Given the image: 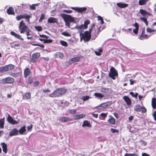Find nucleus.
<instances>
[{"mask_svg": "<svg viewBox=\"0 0 156 156\" xmlns=\"http://www.w3.org/2000/svg\"><path fill=\"white\" fill-rule=\"evenodd\" d=\"M66 91V89L63 88H58L54 91L49 95L51 98L60 97L64 95Z\"/></svg>", "mask_w": 156, "mask_h": 156, "instance_id": "obj_1", "label": "nucleus"}, {"mask_svg": "<svg viewBox=\"0 0 156 156\" xmlns=\"http://www.w3.org/2000/svg\"><path fill=\"white\" fill-rule=\"evenodd\" d=\"M80 40H83L85 42L89 41L91 39V35L90 32L88 31H86L84 32V34L80 33Z\"/></svg>", "mask_w": 156, "mask_h": 156, "instance_id": "obj_2", "label": "nucleus"}, {"mask_svg": "<svg viewBox=\"0 0 156 156\" xmlns=\"http://www.w3.org/2000/svg\"><path fill=\"white\" fill-rule=\"evenodd\" d=\"M18 28L19 31L21 34L24 33L25 31H27L26 30L29 28L28 26L24 22L23 20H22L20 23Z\"/></svg>", "mask_w": 156, "mask_h": 156, "instance_id": "obj_3", "label": "nucleus"}, {"mask_svg": "<svg viewBox=\"0 0 156 156\" xmlns=\"http://www.w3.org/2000/svg\"><path fill=\"white\" fill-rule=\"evenodd\" d=\"M117 71L114 67H112L110 69V72L108 74L109 77L114 80L115 79V76H118Z\"/></svg>", "mask_w": 156, "mask_h": 156, "instance_id": "obj_4", "label": "nucleus"}, {"mask_svg": "<svg viewBox=\"0 0 156 156\" xmlns=\"http://www.w3.org/2000/svg\"><path fill=\"white\" fill-rule=\"evenodd\" d=\"M112 104V101H107L99 105L96 107L95 108L98 110H102L110 106Z\"/></svg>", "mask_w": 156, "mask_h": 156, "instance_id": "obj_5", "label": "nucleus"}, {"mask_svg": "<svg viewBox=\"0 0 156 156\" xmlns=\"http://www.w3.org/2000/svg\"><path fill=\"white\" fill-rule=\"evenodd\" d=\"M14 79L11 77H8L2 79L0 81V83L2 84L12 83L14 82Z\"/></svg>", "mask_w": 156, "mask_h": 156, "instance_id": "obj_6", "label": "nucleus"}, {"mask_svg": "<svg viewBox=\"0 0 156 156\" xmlns=\"http://www.w3.org/2000/svg\"><path fill=\"white\" fill-rule=\"evenodd\" d=\"M39 36L41 37H44L45 39L39 38V40L41 41H43V43L45 44L51 43L52 42L53 40L51 39H48V37L44 34H39Z\"/></svg>", "mask_w": 156, "mask_h": 156, "instance_id": "obj_7", "label": "nucleus"}, {"mask_svg": "<svg viewBox=\"0 0 156 156\" xmlns=\"http://www.w3.org/2000/svg\"><path fill=\"white\" fill-rule=\"evenodd\" d=\"M40 54L39 52H35L32 55V56L30 59V61L33 63L35 62L40 58Z\"/></svg>", "mask_w": 156, "mask_h": 156, "instance_id": "obj_8", "label": "nucleus"}, {"mask_svg": "<svg viewBox=\"0 0 156 156\" xmlns=\"http://www.w3.org/2000/svg\"><path fill=\"white\" fill-rule=\"evenodd\" d=\"M30 18V16L29 15L25 14L23 15H19L17 16L16 17V19L17 20L19 21L22 19H25L27 21L29 22Z\"/></svg>", "mask_w": 156, "mask_h": 156, "instance_id": "obj_9", "label": "nucleus"}, {"mask_svg": "<svg viewBox=\"0 0 156 156\" xmlns=\"http://www.w3.org/2000/svg\"><path fill=\"white\" fill-rule=\"evenodd\" d=\"M62 16L65 21L70 22H73L74 21V18L71 16L66 14H63L62 15Z\"/></svg>", "mask_w": 156, "mask_h": 156, "instance_id": "obj_10", "label": "nucleus"}, {"mask_svg": "<svg viewBox=\"0 0 156 156\" xmlns=\"http://www.w3.org/2000/svg\"><path fill=\"white\" fill-rule=\"evenodd\" d=\"M71 8L72 9L75 10L80 13H82L85 12L87 10V8L85 7L82 8L71 7Z\"/></svg>", "mask_w": 156, "mask_h": 156, "instance_id": "obj_11", "label": "nucleus"}, {"mask_svg": "<svg viewBox=\"0 0 156 156\" xmlns=\"http://www.w3.org/2000/svg\"><path fill=\"white\" fill-rule=\"evenodd\" d=\"M7 120L12 125L17 124L18 123V122L14 120L12 117L9 114L8 115Z\"/></svg>", "mask_w": 156, "mask_h": 156, "instance_id": "obj_12", "label": "nucleus"}, {"mask_svg": "<svg viewBox=\"0 0 156 156\" xmlns=\"http://www.w3.org/2000/svg\"><path fill=\"white\" fill-rule=\"evenodd\" d=\"M10 33L12 35L14 36L18 39L21 41H23L24 40V39L20 35L14 32L11 31L10 32Z\"/></svg>", "mask_w": 156, "mask_h": 156, "instance_id": "obj_13", "label": "nucleus"}, {"mask_svg": "<svg viewBox=\"0 0 156 156\" xmlns=\"http://www.w3.org/2000/svg\"><path fill=\"white\" fill-rule=\"evenodd\" d=\"M139 12L143 16H151L152 15V14L150 12L142 9H140Z\"/></svg>", "mask_w": 156, "mask_h": 156, "instance_id": "obj_14", "label": "nucleus"}, {"mask_svg": "<svg viewBox=\"0 0 156 156\" xmlns=\"http://www.w3.org/2000/svg\"><path fill=\"white\" fill-rule=\"evenodd\" d=\"M31 94L30 92H26L22 95L23 99L24 100H28L31 98Z\"/></svg>", "mask_w": 156, "mask_h": 156, "instance_id": "obj_15", "label": "nucleus"}, {"mask_svg": "<svg viewBox=\"0 0 156 156\" xmlns=\"http://www.w3.org/2000/svg\"><path fill=\"white\" fill-rule=\"evenodd\" d=\"M18 130L16 128H14L10 131L9 133V136H12L18 135Z\"/></svg>", "mask_w": 156, "mask_h": 156, "instance_id": "obj_16", "label": "nucleus"}, {"mask_svg": "<svg viewBox=\"0 0 156 156\" xmlns=\"http://www.w3.org/2000/svg\"><path fill=\"white\" fill-rule=\"evenodd\" d=\"M133 26L135 27L136 28L133 30V33L136 35H137L138 34V30L139 29V25L137 23H135L133 25Z\"/></svg>", "mask_w": 156, "mask_h": 156, "instance_id": "obj_17", "label": "nucleus"}, {"mask_svg": "<svg viewBox=\"0 0 156 156\" xmlns=\"http://www.w3.org/2000/svg\"><path fill=\"white\" fill-rule=\"evenodd\" d=\"M123 99L126 102L127 105L128 106H130L131 104V101L130 99L126 96H124L123 97Z\"/></svg>", "mask_w": 156, "mask_h": 156, "instance_id": "obj_18", "label": "nucleus"}, {"mask_svg": "<svg viewBox=\"0 0 156 156\" xmlns=\"http://www.w3.org/2000/svg\"><path fill=\"white\" fill-rule=\"evenodd\" d=\"M72 119L68 117H62L59 119L60 121L62 122H69L72 121Z\"/></svg>", "mask_w": 156, "mask_h": 156, "instance_id": "obj_19", "label": "nucleus"}, {"mask_svg": "<svg viewBox=\"0 0 156 156\" xmlns=\"http://www.w3.org/2000/svg\"><path fill=\"white\" fill-rule=\"evenodd\" d=\"M85 116V114H76L73 116V119H74L77 120L83 118Z\"/></svg>", "mask_w": 156, "mask_h": 156, "instance_id": "obj_20", "label": "nucleus"}, {"mask_svg": "<svg viewBox=\"0 0 156 156\" xmlns=\"http://www.w3.org/2000/svg\"><path fill=\"white\" fill-rule=\"evenodd\" d=\"M148 38L147 34H145V30H143L141 35L140 36L139 39L141 40L147 39Z\"/></svg>", "mask_w": 156, "mask_h": 156, "instance_id": "obj_21", "label": "nucleus"}, {"mask_svg": "<svg viewBox=\"0 0 156 156\" xmlns=\"http://www.w3.org/2000/svg\"><path fill=\"white\" fill-rule=\"evenodd\" d=\"M31 73L30 70L28 68H26L25 69L23 73V76L25 78H26Z\"/></svg>", "mask_w": 156, "mask_h": 156, "instance_id": "obj_22", "label": "nucleus"}, {"mask_svg": "<svg viewBox=\"0 0 156 156\" xmlns=\"http://www.w3.org/2000/svg\"><path fill=\"white\" fill-rule=\"evenodd\" d=\"M110 118L108 120V121L110 124L114 125L115 124V119L112 115H109Z\"/></svg>", "mask_w": 156, "mask_h": 156, "instance_id": "obj_23", "label": "nucleus"}, {"mask_svg": "<svg viewBox=\"0 0 156 156\" xmlns=\"http://www.w3.org/2000/svg\"><path fill=\"white\" fill-rule=\"evenodd\" d=\"M95 97L98 98L99 99H101L105 97L104 94L99 93L95 92L94 94Z\"/></svg>", "mask_w": 156, "mask_h": 156, "instance_id": "obj_24", "label": "nucleus"}, {"mask_svg": "<svg viewBox=\"0 0 156 156\" xmlns=\"http://www.w3.org/2000/svg\"><path fill=\"white\" fill-rule=\"evenodd\" d=\"M117 5L120 8H123L127 7L128 4L122 2H119L117 3Z\"/></svg>", "mask_w": 156, "mask_h": 156, "instance_id": "obj_25", "label": "nucleus"}, {"mask_svg": "<svg viewBox=\"0 0 156 156\" xmlns=\"http://www.w3.org/2000/svg\"><path fill=\"white\" fill-rule=\"evenodd\" d=\"M6 71H9L13 69L15 66L12 64H9L5 66Z\"/></svg>", "mask_w": 156, "mask_h": 156, "instance_id": "obj_26", "label": "nucleus"}, {"mask_svg": "<svg viewBox=\"0 0 156 156\" xmlns=\"http://www.w3.org/2000/svg\"><path fill=\"white\" fill-rule=\"evenodd\" d=\"M2 145V148L3 151L5 153H6L7 152V145L5 143L3 142L1 144Z\"/></svg>", "mask_w": 156, "mask_h": 156, "instance_id": "obj_27", "label": "nucleus"}, {"mask_svg": "<svg viewBox=\"0 0 156 156\" xmlns=\"http://www.w3.org/2000/svg\"><path fill=\"white\" fill-rule=\"evenodd\" d=\"M48 22L50 23H57V20L53 17H50L48 18Z\"/></svg>", "mask_w": 156, "mask_h": 156, "instance_id": "obj_28", "label": "nucleus"}, {"mask_svg": "<svg viewBox=\"0 0 156 156\" xmlns=\"http://www.w3.org/2000/svg\"><path fill=\"white\" fill-rule=\"evenodd\" d=\"M7 13L9 15H15L14 9L12 7H9L7 10Z\"/></svg>", "mask_w": 156, "mask_h": 156, "instance_id": "obj_29", "label": "nucleus"}, {"mask_svg": "<svg viewBox=\"0 0 156 156\" xmlns=\"http://www.w3.org/2000/svg\"><path fill=\"white\" fill-rule=\"evenodd\" d=\"M85 126L89 127H90L91 126V125L90 124L89 122H88L87 120H85L83 121V122L82 124V126L83 127H84Z\"/></svg>", "mask_w": 156, "mask_h": 156, "instance_id": "obj_30", "label": "nucleus"}, {"mask_svg": "<svg viewBox=\"0 0 156 156\" xmlns=\"http://www.w3.org/2000/svg\"><path fill=\"white\" fill-rule=\"evenodd\" d=\"M151 105L154 109L156 108V98H153L152 99Z\"/></svg>", "mask_w": 156, "mask_h": 156, "instance_id": "obj_31", "label": "nucleus"}, {"mask_svg": "<svg viewBox=\"0 0 156 156\" xmlns=\"http://www.w3.org/2000/svg\"><path fill=\"white\" fill-rule=\"evenodd\" d=\"M150 0H139L138 2V4L140 5H145L147 2Z\"/></svg>", "mask_w": 156, "mask_h": 156, "instance_id": "obj_32", "label": "nucleus"}, {"mask_svg": "<svg viewBox=\"0 0 156 156\" xmlns=\"http://www.w3.org/2000/svg\"><path fill=\"white\" fill-rule=\"evenodd\" d=\"M26 131V127L25 126H23L21 127L19 130H18V133H20V135H23L24 132Z\"/></svg>", "mask_w": 156, "mask_h": 156, "instance_id": "obj_33", "label": "nucleus"}, {"mask_svg": "<svg viewBox=\"0 0 156 156\" xmlns=\"http://www.w3.org/2000/svg\"><path fill=\"white\" fill-rule=\"evenodd\" d=\"M4 118L0 119V128L3 129L4 127Z\"/></svg>", "mask_w": 156, "mask_h": 156, "instance_id": "obj_34", "label": "nucleus"}, {"mask_svg": "<svg viewBox=\"0 0 156 156\" xmlns=\"http://www.w3.org/2000/svg\"><path fill=\"white\" fill-rule=\"evenodd\" d=\"M109 89L108 88L101 87L100 89L101 92L104 93H108L109 92Z\"/></svg>", "mask_w": 156, "mask_h": 156, "instance_id": "obj_35", "label": "nucleus"}, {"mask_svg": "<svg viewBox=\"0 0 156 156\" xmlns=\"http://www.w3.org/2000/svg\"><path fill=\"white\" fill-rule=\"evenodd\" d=\"M56 57H58L61 59H63L64 57V55L63 54L62 52H58L56 53L55 54Z\"/></svg>", "mask_w": 156, "mask_h": 156, "instance_id": "obj_36", "label": "nucleus"}, {"mask_svg": "<svg viewBox=\"0 0 156 156\" xmlns=\"http://www.w3.org/2000/svg\"><path fill=\"white\" fill-rule=\"evenodd\" d=\"M140 19L141 21L144 22L145 23L146 25L147 26L148 25V22L146 18L145 17H141Z\"/></svg>", "mask_w": 156, "mask_h": 156, "instance_id": "obj_37", "label": "nucleus"}, {"mask_svg": "<svg viewBox=\"0 0 156 156\" xmlns=\"http://www.w3.org/2000/svg\"><path fill=\"white\" fill-rule=\"evenodd\" d=\"M90 23V21L89 20H86L84 22V28L86 29L87 27V25Z\"/></svg>", "mask_w": 156, "mask_h": 156, "instance_id": "obj_38", "label": "nucleus"}, {"mask_svg": "<svg viewBox=\"0 0 156 156\" xmlns=\"http://www.w3.org/2000/svg\"><path fill=\"white\" fill-rule=\"evenodd\" d=\"M80 58L79 57H77L73 58L71 59V61L73 62V63L79 61L80 60Z\"/></svg>", "mask_w": 156, "mask_h": 156, "instance_id": "obj_39", "label": "nucleus"}, {"mask_svg": "<svg viewBox=\"0 0 156 156\" xmlns=\"http://www.w3.org/2000/svg\"><path fill=\"white\" fill-rule=\"evenodd\" d=\"M90 97L89 96H83L81 99L83 101H85L87 100H88L90 98Z\"/></svg>", "mask_w": 156, "mask_h": 156, "instance_id": "obj_40", "label": "nucleus"}, {"mask_svg": "<svg viewBox=\"0 0 156 156\" xmlns=\"http://www.w3.org/2000/svg\"><path fill=\"white\" fill-rule=\"evenodd\" d=\"M6 71L5 66L0 67V73H2Z\"/></svg>", "mask_w": 156, "mask_h": 156, "instance_id": "obj_41", "label": "nucleus"}, {"mask_svg": "<svg viewBox=\"0 0 156 156\" xmlns=\"http://www.w3.org/2000/svg\"><path fill=\"white\" fill-rule=\"evenodd\" d=\"M141 109V107L140 105H136L134 108L136 112H140Z\"/></svg>", "mask_w": 156, "mask_h": 156, "instance_id": "obj_42", "label": "nucleus"}, {"mask_svg": "<svg viewBox=\"0 0 156 156\" xmlns=\"http://www.w3.org/2000/svg\"><path fill=\"white\" fill-rule=\"evenodd\" d=\"M124 156H138V155L136 153H133L132 154L126 153L124 154Z\"/></svg>", "mask_w": 156, "mask_h": 156, "instance_id": "obj_43", "label": "nucleus"}, {"mask_svg": "<svg viewBox=\"0 0 156 156\" xmlns=\"http://www.w3.org/2000/svg\"><path fill=\"white\" fill-rule=\"evenodd\" d=\"M102 52V48H100L98 50V51H96L94 52L95 54L98 56H100L101 55V53Z\"/></svg>", "mask_w": 156, "mask_h": 156, "instance_id": "obj_44", "label": "nucleus"}, {"mask_svg": "<svg viewBox=\"0 0 156 156\" xmlns=\"http://www.w3.org/2000/svg\"><path fill=\"white\" fill-rule=\"evenodd\" d=\"M33 82V78L30 76H29L27 79V82L29 84H31Z\"/></svg>", "mask_w": 156, "mask_h": 156, "instance_id": "obj_45", "label": "nucleus"}, {"mask_svg": "<svg viewBox=\"0 0 156 156\" xmlns=\"http://www.w3.org/2000/svg\"><path fill=\"white\" fill-rule=\"evenodd\" d=\"M61 44L63 46L65 47H67L68 45L67 43L64 41H60Z\"/></svg>", "mask_w": 156, "mask_h": 156, "instance_id": "obj_46", "label": "nucleus"}, {"mask_svg": "<svg viewBox=\"0 0 156 156\" xmlns=\"http://www.w3.org/2000/svg\"><path fill=\"white\" fill-rule=\"evenodd\" d=\"M35 29L38 31H41L42 30V28L40 26H36L34 27Z\"/></svg>", "mask_w": 156, "mask_h": 156, "instance_id": "obj_47", "label": "nucleus"}, {"mask_svg": "<svg viewBox=\"0 0 156 156\" xmlns=\"http://www.w3.org/2000/svg\"><path fill=\"white\" fill-rule=\"evenodd\" d=\"M76 28L78 30H82V29H85L84 28V25L83 24H82L80 26H77L76 27Z\"/></svg>", "mask_w": 156, "mask_h": 156, "instance_id": "obj_48", "label": "nucleus"}, {"mask_svg": "<svg viewBox=\"0 0 156 156\" xmlns=\"http://www.w3.org/2000/svg\"><path fill=\"white\" fill-rule=\"evenodd\" d=\"M146 30L147 32L148 33H151L155 31V30L152 29L149 27L147 28Z\"/></svg>", "mask_w": 156, "mask_h": 156, "instance_id": "obj_49", "label": "nucleus"}, {"mask_svg": "<svg viewBox=\"0 0 156 156\" xmlns=\"http://www.w3.org/2000/svg\"><path fill=\"white\" fill-rule=\"evenodd\" d=\"M110 130L112 133H118L119 132V130L113 128H111L110 129Z\"/></svg>", "mask_w": 156, "mask_h": 156, "instance_id": "obj_50", "label": "nucleus"}, {"mask_svg": "<svg viewBox=\"0 0 156 156\" xmlns=\"http://www.w3.org/2000/svg\"><path fill=\"white\" fill-rule=\"evenodd\" d=\"M19 74V73H12L10 74V75L14 77H16L18 76Z\"/></svg>", "mask_w": 156, "mask_h": 156, "instance_id": "obj_51", "label": "nucleus"}, {"mask_svg": "<svg viewBox=\"0 0 156 156\" xmlns=\"http://www.w3.org/2000/svg\"><path fill=\"white\" fill-rule=\"evenodd\" d=\"M62 34L65 36L70 37L71 36V35L69 33L65 31L62 33Z\"/></svg>", "mask_w": 156, "mask_h": 156, "instance_id": "obj_52", "label": "nucleus"}, {"mask_svg": "<svg viewBox=\"0 0 156 156\" xmlns=\"http://www.w3.org/2000/svg\"><path fill=\"white\" fill-rule=\"evenodd\" d=\"M69 112L71 114H74L76 112V110L75 109H70L69 110Z\"/></svg>", "mask_w": 156, "mask_h": 156, "instance_id": "obj_53", "label": "nucleus"}, {"mask_svg": "<svg viewBox=\"0 0 156 156\" xmlns=\"http://www.w3.org/2000/svg\"><path fill=\"white\" fill-rule=\"evenodd\" d=\"M98 20L101 21V24H103L104 23V22L103 18L100 16H98Z\"/></svg>", "mask_w": 156, "mask_h": 156, "instance_id": "obj_54", "label": "nucleus"}, {"mask_svg": "<svg viewBox=\"0 0 156 156\" xmlns=\"http://www.w3.org/2000/svg\"><path fill=\"white\" fill-rule=\"evenodd\" d=\"M26 30L27 31H25V32L26 33V35L27 36H28L31 34H30V32L31 31V30L29 28H28Z\"/></svg>", "mask_w": 156, "mask_h": 156, "instance_id": "obj_55", "label": "nucleus"}, {"mask_svg": "<svg viewBox=\"0 0 156 156\" xmlns=\"http://www.w3.org/2000/svg\"><path fill=\"white\" fill-rule=\"evenodd\" d=\"M140 142L141 144L144 146H145L147 145V143L142 140H140Z\"/></svg>", "mask_w": 156, "mask_h": 156, "instance_id": "obj_56", "label": "nucleus"}, {"mask_svg": "<svg viewBox=\"0 0 156 156\" xmlns=\"http://www.w3.org/2000/svg\"><path fill=\"white\" fill-rule=\"evenodd\" d=\"M140 110L142 113H145L147 111L146 109L144 106L141 107V109Z\"/></svg>", "mask_w": 156, "mask_h": 156, "instance_id": "obj_57", "label": "nucleus"}, {"mask_svg": "<svg viewBox=\"0 0 156 156\" xmlns=\"http://www.w3.org/2000/svg\"><path fill=\"white\" fill-rule=\"evenodd\" d=\"M33 45L34 46H40V47H41L42 48H44V45H43V44H33Z\"/></svg>", "mask_w": 156, "mask_h": 156, "instance_id": "obj_58", "label": "nucleus"}, {"mask_svg": "<svg viewBox=\"0 0 156 156\" xmlns=\"http://www.w3.org/2000/svg\"><path fill=\"white\" fill-rule=\"evenodd\" d=\"M30 8L31 10H34L36 9V7L34 4L30 6Z\"/></svg>", "mask_w": 156, "mask_h": 156, "instance_id": "obj_59", "label": "nucleus"}, {"mask_svg": "<svg viewBox=\"0 0 156 156\" xmlns=\"http://www.w3.org/2000/svg\"><path fill=\"white\" fill-rule=\"evenodd\" d=\"M63 12L67 13H71L73 12V11L71 10H64L63 11Z\"/></svg>", "mask_w": 156, "mask_h": 156, "instance_id": "obj_60", "label": "nucleus"}, {"mask_svg": "<svg viewBox=\"0 0 156 156\" xmlns=\"http://www.w3.org/2000/svg\"><path fill=\"white\" fill-rule=\"evenodd\" d=\"M45 16L44 14H42L41 15V16L40 18V19L39 20V21L40 22L41 21L43 20L44 19Z\"/></svg>", "mask_w": 156, "mask_h": 156, "instance_id": "obj_61", "label": "nucleus"}, {"mask_svg": "<svg viewBox=\"0 0 156 156\" xmlns=\"http://www.w3.org/2000/svg\"><path fill=\"white\" fill-rule=\"evenodd\" d=\"M101 115L103 119H105L107 115L106 114L103 113H101Z\"/></svg>", "mask_w": 156, "mask_h": 156, "instance_id": "obj_62", "label": "nucleus"}, {"mask_svg": "<svg viewBox=\"0 0 156 156\" xmlns=\"http://www.w3.org/2000/svg\"><path fill=\"white\" fill-rule=\"evenodd\" d=\"M39 83V82L38 81H36L34 83L33 85L35 86H38Z\"/></svg>", "mask_w": 156, "mask_h": 156, "instance_id": "obj_63", "label": "nucleus"}, {"mask_svg": "<svg viewBox=\"0 0 156 156\" xmlns=\"http://www.w3.org/2000/svg\"><path fill=\"white\" fill-rule=\"evenodd\" d=\"M153 116L154 117V120L156 121V111L154 112L153 114Z\"/></svg>", "mask_w": 156, "mask_h": 156, "instance_id": "obj_64", "label": "nucleus"}]
</instances>
